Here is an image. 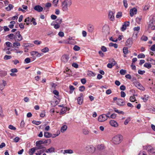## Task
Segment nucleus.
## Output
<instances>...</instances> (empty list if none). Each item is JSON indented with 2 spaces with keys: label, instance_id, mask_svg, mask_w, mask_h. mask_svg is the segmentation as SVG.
<instances>
[{
  "label": "nucleus",
  "instance_id": "1",
  "mask_svg": "<svg viewBox=\"0 0 155 155\" xmlns=\"http://www.w3.org/2000/svg\"><path fill=\"white\" fill-rule=\"evenodd\" d=\"M71 5V0H64L62 2L61 8L63 11H67L68 10V7Z\"/></svg>",
  "mask_w": 155,
  "mask_h": 155
},
{
  "label": "nucleus",
  "instance_id": "2",
  "mask_svg": "<svg viewBox=\"0 0 155 155\" xmlns=\"http://www.w3.org/2000/svg\"><path fill=\"white\" fill-rule=\"evenodd\" d=\"M123 137L120 135L114 136L112 139L111 142L114 144H119L122 140Z\"/></svg>",
  "mask_w": 155,
  "mask_h": 155
},
{
  "label": "nucleus",
  "instance_id": "3",
  "mask_svg": "<svg viewBox=\"0 0 155 155\" xmlns=\"http://www.w3.org/2000/svg\"><path fill=\"white\" fill-rule=\"evenodd\" d=\"M86 150L91 153H94L95 151V148L92 145H87L85 147Z\"/></svg>",
  "mask_w": 155,
  "mask_h": 155
},
{
  "label": "nucleus",
  "instance_id": "4",
  "mask_svg": "<svg viewBox=\"0 0 155 155\" xmlns=\"http://www.w3.org/2000/svg\"><path fill=\"white\" fill-rule=\"evenodd\" d=\"M108 117L107 115L102 114L98 117V120L100 122L104 121L107 119Z\"/></svg>",
  "mask_w": 155,
  "mask_h": 155
},
{
  "label": "nucleus",
  "instance_id": "5",
  "mask_svg": "<svg viewBox=\"0 0 155 155\" xmlns=\"http://www.w3.org/2000/svg\"><path fill=\"white\" fill-rule=\"evenodd\" d=\"M23 38L20 34V32L18 31L16 32L15 35V41H20L22 40Z\"/></svg>",
  "mask_w": 155,
  "mask_h": 155
},
{
  "label": "nucleus",
  "instance_id": "6",
  "mask_svg": "<svg viewBox=\"0 0 155 155\" xmlns=\"http://www.w3.org/2000/svg\"><path fill=\"white\" fill-rule=\"evenodd\" d=\"M134 84L135 86L139 89L142 91H144L145 90L143 86L141 84L138 82H135Z\"/></svg>",
  "mask_w": 155,
  "mask_h": 155
},
{
  "label": "nucleus",
  "instance_id": "7",
  "mask_svg": "<svg viewBox=\"0 0 155 155\" xmlns=\"http://www.w3.org/2000/svg\"><path fill=\"white\" fill-rule=\"evenodd\" d=\"M130 25V22L129 21H126L124 22L121 28V30L122 31H124L127 28V27L128 26Z\"/></svg>",
  "mask_w": 155,
  "mask_h": 155
},
{
  "label": "nucleus",
  "instance_id": "8",
  "mask_svg": "<svg viewBox=\"0 0 155 155\" xmlns=\"http://www.w3.org/2000/svg\"><path fill=\"white\" fill-rule=\"evenodd\" d=\"M114 12L112 11H110L108 15V18L111 21H113L114 20Z\"/></svg>",
  "mask_w": 155,
  "mask_h": 155
},
{
  "label": "nucleus",
  "instance_id": "9",
  "mask_svg": "<svg viewBox=\"0 0 155 155\" xmlns=\"http://www.w3.org/2000/svg\"><path fill=\"white\" fill-rule=\"evenodd\" d=\"M147 149L149 153L151 155H153V154L155 153V150L151 147H149L147 148Z\"/></svg>",
  "mask_w": 155,
  "mask_h": 155
},
{
  "label": "nucleus",
  "instance_id": "10",
  "mask_svg": "<svg viewBox=\"0 0 155 155\" xmlns=\"http://www.w3.org/2000/svg\"><path fill=\"white\" fill-rule=\"evenodd\" d=\"M34 9L38 12H41L43 10V8L39 5H37L34 7Z\"/></svg>",
  "mask_w": 155,
  "mask_h": 155
},
{
  "label": "nucleus",
  "instance_id": "11",
  "mask_svg": "<svg viewBox=\"0 0 155 155\" xmlns=\"http://www.w3.org/2000/svg\"><path fill=\"white\" fill-rule=\"evenodd\" d=\"M117 103L120 106H123L125 104L124 101L121 99H118L117 101Z\"/></svg>",
  "mask_w": 155,
  "mask_h": 155
},
{
  "label": "nucleus",
  "instance_id": "12",
  "mask_svg": "<svg viewBox=\"0 0 155 155\" xmlns=\"http://www.w3.org/2000/svg\"><path fill=\"white\" fill-rule=\"evenodd\" d=\"M137 13V9L136 8H134L131 9L130 10V14L131 17H132L134 14Z\"/></svg>",
  "mask_w": 155,
  "mask_h": 155
},
{
  "label": "nucleus",
  "instance_id": "13",
  "mask_svg": "<svg viewBox=\"0 0 155 155\" xmlns=\"http://www.w3.org/2000/svg\"><path fill=\"white\" fill-rule=\"evenodd\" d=\"M110 124L112 127H117L118 125L117 123L115 120H111L110 121Z\"/></svg>",
  "mask_w": 155,
  "mask_h": 155
},
{
  "label": "nucleus",
  "instance_id": "14",
  "mask_svg": "<svg viewBox=\"0 0 155 155\" xmlns=\"http://www.w3.org/2000/svg\"><path fill=\"white\" fill-rule=\"evenodd\" d=\"M69 59L68 56L66 55H63L61 58L62 61L64 63H66L68 61Z\"/></svg>",
  "mask_w": 155,
  "mask_h": 155
},
{
  "label": "nucleus",
  "instance_id": "15",
  "mask_svg": "<svg viewBox=\"0 0 155 155\" xmlns=\"http://www.w3.org/2000/svg\"><path fill=\"white\" fill-rule=\"evenodd\" d=\"M132 43L133 41L132 39L130 38L128 39L126 42V45L128 46H130L132 44Z\"/></svg>",
  "mask_w": 155,
  "mask_h": 155
},
{
  "label": "nucleus",
  "instance_id": "16",
  "mask_svg": "<svg viewBox=\"0 0 155 155\" xmlns=\"http://www.w3.org/2000/svg\"><path fill=\"white\" fill-rule=\"evenodd\" d=\"M82 96L83 95L82 94L81 97H79L77 98L78 103L79 105H81L82 104L83 101Z\"/></svg>",
  "mask_w": 155,
  "mask_h": 155
},
{
  "label": "nucleus",
  "instance_id": "17",
  "mask_svg": "<svg viewBox=\"0 0 155 155\" xmlns=\"http://www.w3.org/2000/svg\"><path fill=\"white\" fill-rule=\"evenodd\" d=\"M36 150V149L35 147H33L31 148L28 151V153L30 155H32Z\"/></svg>",
  "mask_w": 155,
  "mask_h": 155
},
{
  "label": "nucleus",
  "instance_id": "18",
  "mask_svg": "<svg viewBox=\"0 0 155 155\" xmlns=\"http://www.w3.org/2000/svg\"><path fill=\"white\" fill-rule=\"evenodd\" d=\"M87 29L89 32H92L94 30V27L93 25H89L87 27Z\"/></svg>",
  "mask_w": 155,
  "mask_h": 155
},
{
  "label": "nucleus",
  "instance_id": "19",
  "mask_svg": "<svg viewBox=\"0 0 155 155\" xmlns=\"http://www.w3.org/2000/svg\"><path fill=\"white\" fill-rule=\"evenodd\" d=\"M38 146H36L37 147H35L36 150H45L46 148L45 147H44L42 145H38Z\"/></svg>",
  "mask_w": 155,
  "mask_h": 155
},
{
  "label": "nucleus",
  "instance_id": "20",
  "mask_svg": "<svg viewBox=\"0 0 155 155\" xmlns=\"http://www.w3.org/2000/svg\"><path fill=\"white\" fill-rule=\"evenodd\" d=\"M54 148L53 147H51L48 149H46L45 152L46 153H51L54 152Z\"/></svg>",
  "mask_w": 155,
  "mask_h": 155
},
{
  "label": "nucleus",
  "instance_id": "21",
  "mask_svg": "<svg viewBox=\"0 0 155 155\" xmlns=\"http://www.w3.org/2000/svg\"><path fill=\"white\" fill-rule=\"evenodd\" d=\"M44 136L47 138H50L51 137V134L50 133L45 132L44 133Z\"/></svg>",
  "mask_w": 155,
  "mask_h": 155
},
{
  "label": "nucleus",
  "instance_id": "22",
  "mask_svg": "<svg viewBox=\"0 0 155 155\" xmlns=\"http://www.w3.org/2000/svg\"><path fill=\"white\" fill-rule=\"evenodd\" d=\"M73 152L72 150H64V152H63V154H65V153H69V154H72L73 153Z\"/></svg>",
  "mask_w": 155,
  "mask_h": 155
},
{
  "label": "nucleus",
  "instance_id": "23",
  "mask_svg": "<svg viewBox=\"0 0 155 155\" xmlns=\"http://www.w3.org/2000/svg\"><path fill=\"white\" fill-rule=\"evenodd\" d=\"M67 107H63L61 110V111L60 112V114H62L65 113L66 112V110H67Z\"/></svg>",
  "mask_w": 155,
  "mask_h": 155
},
{
  "label": "nucleus",
  "instance_id": "24",
  "mask_svg": "<svg viewBox=\"0 0 155 155\" xmlns=\"http://www.w3.org/2000/svg\"><path fill=\"white\" fill-rule=\"evenodd\" d=\"M123 52L125 54H127L128 53V48L127 47H124L123 49Z\"/></svg>",
  "mask_w": 155,
  "mask_h": 155
},
{
  "label": "nucleus",
  "instance_id": "25",
  "mask_svg": "<svg viewBox=\"0 0 155 155\" xmlns=\"http://www.w3.org/2000/svg\"><path fill=\"white\" fill-rule=\"evenodd\" d=\"M67 128V127L66 125H64L61 128V131L62 133L64 132Z\"/></svg>",
  "mask_w": 155,
  "mask_h": 155
},
{
  "label": "nucleus",
  "instance_id": "26",
  "mask_svg": "<svg viewBox=\"0 0 155 155\" xmlns=\"http://www.w3.org/2000/svg\"><path fill=\"white\" fill-rule=\"evenodd\" d=\"M7 84V83L6 81L3 80L2 81V84H0V86H2V89H1V91L3 90L4 88L6 86Z\"/></svg>",
  "mask_w": 155,
  "mask_h": 155
},
{
  "label": "nucleus",
  "instance_id": "27",
  "mask_svg": "<svg viewBox=\"0 0 155 155\" xmlns=\"http://www.w3.org/2000/svg\"><path fill=\"white\" fill-rule=\"evenodd\" d=\"M109 46L110 47H114L115 48H117L118 47L117 44L116 43L114 44L112 43H110L109 44Z\"/></svg>",
  "mask_w": 155,
  "mask_h": 155
},
{
  "label": "nucleus",
  "instance_id": "28",
  "mask_svg": "<svg viewBox=\"0 0 155 155\" xmlns=\"http://www.w3.org/2000/svg\"><path fill=\"white\" fill-rule=\"evenodd\" d=\"M144 66L147 68L149 69L151 67V65L150 63H146L144 65Z\"/></svg>",
  "mask_w": 155,
  "mask_h": 155
},
{
  "label": "nucleus",
  "instance_id": "29",
  "mask_svg": "<svg viewBox=\"0 0 155 155\" xmlns=\"http://www.w3.org/2000/svg\"><path fill=\"white\" fill-rule=\"evenodd\" d=\"M49 51V48L47 47H45L41 50V51L43 53H46Z\"/></svg>",
  "mask_w": 155,
  "mask_h": 155
},
{
  "label": "nucleus",
  "instance_id": "30",
  "mask_svg": "<svg viewBox=\"0 0 155 155\" xmlns=\"http://www.w3.org/2000/svg\"><path fill=\"white\" fill-rule=\"evenodd\" d=\"M13 8V5L11 4H9L8 6L5 8L6 9L7 11L11 10Z\"/></svg>",
  "mask_w": 155,
  "mask_h": 155
},
{
  "label": "nucleus",
  "instance_id": "31",
  "mask_svg": "<svg viewBox=\"0 0 155 155\" xmlns=\"http://www.w3.org/2000/svg\"><path fill=\"white\" fill-rule=\"evenodd\" d=\"M42 144H44V142L42 140L37 141L36 143V146H38V145H41Z\"/></svg>",
  "mask_w": 155,
  "mask_h": 155
},
{
  "label": "nucleus",
  "instance_id": "32",
  "mask_svg": "<svg viewBox=\"0 0 155 155\" xmlns=\"http://www.w3.org/2000/svg\"><path fill=\"white\" fill-rule=\"evenodd\" d=\"M120 73L122 75H124L126 73V71L125 70L121 69L120 71Z\"/></svg>",
  "mask_w": 155,
  "mask_h": 155
},
{
  "label": "nucleus",
  "instance_id": "33",
  "mask_svg": "<svg viewBox=\"0 0 155 155\" xmlns=\"http://www.w3.org/2000/svg\"><path fill=\"white\" fill-rule=\"evenodd\" d=\"M12 58V56L11 55H5L4 58V59L5 60H7L8 59H10Z\"/></svg>",
  "mask_w": 155,
  "mask_h": 155
},
{
  "label": "nucleus",
  "instance_id": "34",
  "mask_svg": "<svg viewBox=\"0 0 155 155\" xmlns=\"http://www.w3.org/2000/svg\"><path fill=\"white\" fill-rule=\"evenodd\" d=\"M31 18H30L29 17H28L26 18V19L25 20V22H28L29 23H30L31 22Z\"/></svg>",
  "mask_w": 155,
  "mask_h": 155
},
{
  "label": "nucleus",
  "instance_id": "35",
  "mask_svg": "<svg viewBox=\"0 0 155 155\" xmlns=\"http://www.w3.org/2000/svg\"><path fill=\"white\" fill-rule=\"evenodd\" d=\"M141 39L142 41H146L148 40V37L145 36H143L141 37Z\"/></svg>",
  "mask_w": 155,
  "mask_h": 155
},
{
  "label": "nucleus",
  "instance_id": "36",
  "mask_svg": "<svg viewBox=\"0 0 155 155\" xmlns=\"http://www.w3.org/2000/svg\"><path fill=\"white\" fill-rule=\"evenodd\" d=\"M80 49V47L76 45H75L73 48V49L75 51H78Z\"/></svg>",
  "mask_w": 155,
  "mask_h": 155
},
{
  "label": "nucleus",
  "instance_id": "37",
  "mask_svg": "<svg viewBox=\"0 0 155 155\" xmlns=\"http://www.w3.org/2000/svg\"><path fill=\"white\" fill-rule=\"evenodd\" d=\"M124 7L125 8H127L128 7V4L127 0H124L123 1Z\"/></svg>",
  "mask_w": 155,
  "mask_h": 155
},
{
  "label": "nucleus",
  "instance_id": "38",
  "mask_svg": "<svg viewBox=\"0 0 155 155\" xmlns=\"http://www.w3.org/2000/svg\"><path fill=\"white\" fill-rule=\"evenodd\" d=\"M32 123L36 125H39L41 123V122L40 121H36L35 120H33L32 121Z\"/></svg>",
  "mask_w": 155,
  "mask_h": 155
},
{
  "label": "nucleus",
  "instance_id": "39",
  "mask_svg": "<svg viewBox=\"0 0 155 155\" xmlns=\"http://www.w3.org/2000/svg\"><path fill=\"white\" fill-rule=\"evenodd\" d=\"M130 100L131 102H134L135 101H136L135 97L134 96L130 97Z\"/></svg>",
  "mask_w": 155,
  "mask_h": 155
},
{
  "label": "nucleus",
  "instance_id": "40",
  "mask_svg": "<svg viewBox=\"0 0 155 155\" xmlns=\"http://www.w3.org/2000/svg\"><path fill=\"white\" fill-rule=\"evenodd\" d=\"M114 111L117 112V113H118V114H124V112L122 111H119L118 110H117L115 108H114Z\"/></svg>",
  "mask_w": 155,
  "mask_h": 155
},
{
  "label": "nucleus",
  "instance_id": "41",
  "mask_svg": "<svg viewBox=\"0 0 155 155\" xmlns=\"http://www.w3.org/2000/svg\"><path fill=\"white\" fill-rule=\"evenodd\" d=\"M9 38L12 39L15 38V36L13 34H11L7 36Z\"/></svg>",
  "mask_w": 155,
  "mask_h": 155
},
{
  "label": "nucleus",
  "instance_id": "42",
  "mask_svg": "<svg viewBox=\"0 0 155 155\" xmlns=\"http://www.w3.org/2000/svg\"><path fill=\"white\" fill-rule=\"evenodd\" d=\"M116 114H112L110 116H108V118H109L114 119L116 117Z\"/></svg>",
  "mask_w": 155,
  "mask_h": 155
},
{
  "label": "nucleus",
  "instance_id": "43",
  "mask_svg": "<svg viewBox=\"0 0 155 155\" xmlns=\"http://www.w3.org/2000/svg\"><path fill=\"white\" fill-rule=\"evenodd\" d=\"M130 118L129 117L127 118L124 122V124L125 125L127 124L128 122L130 121Z\"/></svg>",
  "mask_w": 155,
  "mask_h": 155
},
{
  "label": "nucleus",
  "instance_id": "44",
  "mask_svg": "<svg viewBox=\"0 0 155 155\" xmlns=\"http://www.w3.org/2000/svg\"><path fill=\"white\" fill-rule=\"evenodd\" d=\"M145 57V55L143 54H140L138 55L137 57L138 58H143Z\"/></svg>",
  "mask_w": 155,
  "mask_h": 155
},
{
  "label": "nucleus",
  "instance_id": "45",
  "mask_svg": "<svg viewBox=\"0 0 155 155\" xmlns=\"http://www.w3.org/2000/svg\"><path fill=\"white\" fill-rule=\"evenodd\" d=\"M13 45L14 47L20 46L21 45L19 43L16 42H14Z\"/></svg>",
  "mask_w": 155,
  "mask_h": 155
},
{
  "label": "nucleus",
  "instance_id": "46",
  "mask_svg": "<svg viewBox=\"0 0 155 155\" xmlns=\"http://www.w3.org/2000/svg\"><path fill=\"white\" fill-rule=\"evenodd\" d=\"M141 18L137 17L136 19V21L138 24H140V21L141 20Z\"/></svg>",
  "mask_w": 155,
  "mask_h": 155
},
{
  "label": "nucleus",
  "instance_id": "47",
  "mask_svg": "<svg viewBox=\"0 0 155 155\" xmlns=\"http://www.w3.org/2000/svg\"><path fill=\"white\" fill-rule=\"evenodd\" d=\"M149 96L147 95H145L144 97L142 99L145 102L147 101L148 99Z\"/></svg>",
  "mask_w": 155,
  "mask_h": 155
},
{
  "label": "nucleus",
  "instance_id": "48",
  "mask_svg": "<svg viewBox=\"0 0 155 155\" xmlns=\"http://www.w3.org/2000/svg\"><path fill=\"white\" fill-rule=\"evenodd\" d=\"M8 128L10 129L13 130H15L16 129V127H14L13 125H10L8 126Z\"/></svg>",
  "mask_w": 155,
  "mask_h": 155
},
{
  "label": "nucleus",
  "instance_id": "49",
  "mask_svg": "<svg viewBox=\"0 0 155 155\" xmlns=\"http://www.w3.org/2000/svg\"><path fill=\"white\" fill-rule=\"evenodd\" d=\"M101 50L104 52H105L107 51V48L104 46H102L101 48Z\"/></svg>",
  "mask_w": 155,
  "mask_h": 155
},
{
  "label": "nucleus",
  "instance_id": "50",
  "mask_svg": "<svg viewBox=\"0 0 155 155\" xmlns=\"http://www.w3.org/2000/svg\"><path fill=\"white\" fill-rule=\"evenodd\" d=\"M85 89V87L84 86H80L79 87V90L81 91H84Z\"/></svg>",
  "mask_w": 155,
  "mask_h": 155
},
{
  "label": "nucleus",
  "instance_id": "51",
  "mask_svg": "<svg viewBox=\"0 0 155 155\" xmlns=\"http://www.w3.org/2000/svg\"><path fill=\"white\" fill-rule=\"evenodd\" d=\"M30 59L29 58H27L25 60V62L27 64L29 63L30 62Z\"/></svg>",
  "mask_w": 155,
  "mask_h": 155
},
{
  "label": "nucleus",
  "instance_id": "52",
  "mask_svg": "<svg viewBox=\"0 0 155 155\" xmlns=\"http://www.w3.org/2000/svg\"><path fill=\"white\" fill-rule=\"evenodd\" d=\"M83 132L84 134L86 135L89 133V131L87 129H83Z\"/></svg>",
  "mask_w": 155,
  "mask_h": 155
},
{
  "label": "nucleus",
  "instance_id": "53",
  "mask_svg": "<svg viewBox=\"0 0 155 155\" xmlns=\"http://www.w3.org/2000/svg\"><path fill=\"white\" fill-rule=\"evenodd\" d=\"M97 147L100 150H103L104 149V145L102 144L98 145Z\"/></svg>",
  "mask_w": 155,
  "mask_h": 155
},
{
  "label": "nucleus",
  "instance_id": "54",
  "mask_svg": "<svg viewBox=\"0 0 155 155\" xmlns=\"http://www.w3.org/2000/svg\"><path fill=\"white\" fill-rule=\"evenodd\" d=\"M41 41H39L38 40H36L34 41V43L36 45H39L41 44Z\"/></svg>",
  "mask_w": 155,
  "mask_h": 155
},
{
  "label": "nucleus",
  "instance_id": "55",
  "mask_svg": "<svg viewBox=\"0 0 155 155\" xmlns=\"http://www.w3.org/2000/svg\"><path fill=\"white\" fill-rule=\"evenodd\" d=\"M138 155H147V154L145 152L143 151H140Z\"/></svg>",
  "mask_w": 155,
  "mask_h": 155
},
{
  "label": "nucleus",
  "instance_id": "56",
  "mask_svg": "<svg viewBox=\"0 0 155 155\" xmlns=\"http://www.w3.org/2000/svg\"><path fill=\"white\" fill-rule=\"evenodd\" d=\"M120 89L121 90L124 91L126 89V87L123 85H121L120 86Z\"/></svg>",
  "mask_w": 155,
  "mask_h": 155
},
{
  "label": "nucleus",
  "instance_id": "57",
  "mask_svg": "<svg viewBox=\"0 0 155 155\" xmlns=\"http://www.w3.org/2000/svg\"><path fill=\"white\" fill-rule=\"evenodd\" d=\"M6 45L8 47H11L12 46V44L9 42H6L5 43Z\"/></svg>",
  "mask_w": 155,
  "mask_h": 155
},
{
  "label": "nucleus",
  "instance_id": "58",
  "mask_svg": "<svg viewBox=\"0 0 155 155\" xmlns=\"http://www.w3.org/2000/svg\"><path fill=\"white\" fill-rule=\"evenodd\" d=\"M31 22H32L33 24L34 25H37V23L35 21V19L34 18H32L31 20Z\"/></svg>",
  "mask_w": 155,
  "mask_h": 155
},
{
  "label": "nucleus",
  "instance_id": "59",
  "mask_svg": "<svg viewBox=\"0 0 155 155\" xmlns=\"http://www.w3.org/2000/svg\"><path fill=\"white\" fill-rule=\"evenodd\" d=\"M111 64L113 65V66H114L116 64V62L115 61L114 59H112L111 61Z\"/></svg>",
  "mask_w": 155,
  "mask_h": 155
},
{
  "label": "nucleus",
  "instance_id": "60",
  "mask_svg": "<svg viewBox=\"0 0 155 155\" xmlns=\"http://www.w3.org/2000/svg\"><path fill=\"white\" fill-rule=\"evenodd\" d=\"M72 66L76 68H78V64L75 63H74L72 64Z\"/></svg>",
  "mask_w": 155,
  "mask_h": 155
},
{
  "label": "nucleus",
  "instance_id": "61",
  "mask_svg": "<svg viewBox=\"0 0 155 155\" xmlns=\"http://www.w3.org/2000/svg\"><path fill=\"white\" fill-rule=\"evenodd\" d=\"M122 16V13L120 12H118L117 13V14L116 15V18H118L119 17Z\"/></svg>",
  "mask_w": 155,
  "mask_h": 155
},
{
  "label": "nucleus",
  "instance_id": "62",
  "mask_svg": "<svg viewBox=\"0 0 155 155\" xmlns=\"http://www.w3.org/2000/svg\"><path fill=\"white\" fill-rule=\"evenodd\" d=\"M58 35L61 37H63L64 36V34L63 32L60 31L58 33Z\"/></svg>",
  "mask_w": 155,
  "mask_h": 155
},
{
  "label": "nucleus",
  "instance_id": "63",
  "mask_svg": "<svg viewBox=\"0 0 155 155\" xmlns=\"http://www.w3.org/2000/svg\"><path fill=\"white\" fill-rule=\"evenodd\" d=\"M81 81L82 83L83 84H85L86 82V79L85 78L81 79Z\"/></svg>",
  "mask_w": 155,
  "mask_h": 155
},
{
  "label": "nucleus",
  "instance_id": "64",
  "mask_svg": "<svg viewBox=\"0 0 155 155\" xmlns=\"http://www.w3.org/2000/svg\"><path fill=\"white\" fill-rule=\"evenodd\" d=\"M150 49L153 51H155V45H153L151 47Z\"/></svg>",
  "mask_w": 155,
  "mask_h": 155
}]
</instances>
